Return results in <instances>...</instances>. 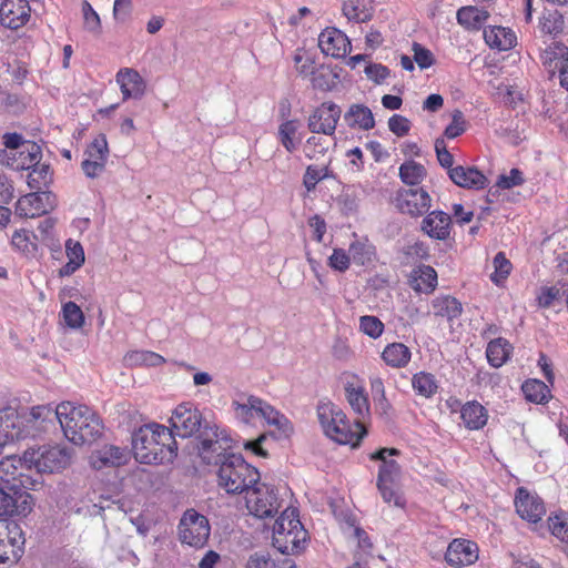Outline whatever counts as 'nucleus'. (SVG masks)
Here are the masks:
<instances>
[{
    "instance_id": "4",
    "label": "nucleus",
    "mask_w": 568,
    "mask_h": 568,
    "mask_svg": "<svg viewBox=\"0 0 568 568\" xmlns=\"http://www.w3.org/2000/svg\"><path fill=\"white\" fill-rule=\"evenodd\" d=\"M57 414L64 436L75 445L93 443L102 435V422L88 406L64 402L57 406Z\"/></svg>"
},
{
    "instance_id": "38",
    "label": "nucleus",
    "mask_w": 568,
    "mask_h": 568,
    "mask_svg": "<svg viewBox=\"0 0 568 568\" xmlns=\"http://www.w3.org/2000/svg\"><path fill=\"white\" fill-rule=\"evenodd\" d=\"M349 254L358 265L371 263L375 257V246L367 240L361 239L349 245Z\"/></svg>"
},
{
    "instance_id": "1",
    "label": "nucleus",
    "mask_w": 568,
    "mask_h": 568,
    "mask_svg": "<svg viewBox=\"0 0 568 568\" xmlns=\"http://www.w3.org/2000/svg\"><path fill=\"white\" fill-rule=\"evenodd\" d=\"M173 435L182 438L195 436L199 440L197 454L205 464H210V453L224 449L222 442H231L230 438L219 433L215 424L203 419L201 410L190 403L176 406L170 418Z\"/></svg>"
},
{
    "instance_id": "24",
    "label": "nucleus",
    "mask_w": 568,
    "mask_h": 568,
    "mask_svg": "<svg viewBox=\"0 0 568 568\" xmlns=\"http://www.w3.org/2000/svg\"><path fill=\"white\" fill-rule=\"evenodd\" d=\"M116 82L120 84L123 99H141L145 93V82L138 71L133 69H121L116 73Z\"/></svg>"
},
{
    "instance_id": "53",
    "label": "nucleus",
    "mask_w": 568,
    "mask_h": 568,
    "mask_svg": "<svg viewBox=\"0 0 568 568\" xmlns=\"http://www.w3.org/2000/svg\"><path fill=\"white\" fill-rule=\"evenodd\" d=\"M105 510H118L125 514L124 503L121 499L101 495L99 501L93 504V514L102 515Z\"/></svg>"
},
{
    "instance_id": "37",
    "label": "nucleus",
    "mask_w": 568,
    "mask_h": 568,
    "mask_svg": "<svg viewBox=\"0 0 568 568\" xmlns=\"http://www.w3.org/2000/svg\"><path fill=\"white\" fill-rule=\"evenodd\" d=\"M27 423L33 424L34 426L44 427L45 423H53L58 420L57 407L51 405H39L30 409L28 415H21Z\"/></svg>"
},
{
    "instance_id": "31",
    "label": "nucleus",
    "mask_w": 568,
    "mask_h": 568,
    "mask_svg": "<svg viewBox=\"0 0 568 568\" xmlns=\"http://www.w3.org/2000/svg\"><path fill=\"white\" fill-rule=\"evenodd\" d=\"M344 118L351 128L358 126L362 130H371L375 126L371 109L363 104L351 105Z\"/></svg>"
},
{
    "instance_id": "6",
    "label": "nucleus",
    "mask_w": 568,
    "mask_h": 568,
    "mask_svg": "<svg viewBox=\"0 0 568 568\" xmlns=\"http://www.w3.org/2000/svg\"><path fill=\"white\" fill-rule=\"evenodd\" d=\"M26 538L14 521H0V565H16L24 554Z\"/></svg>"
},
{
    "instance_id": "19",
    "label": "nucleus",
    "mask_w": 568,
    "mask_h": 568,
    "mask_svg": "<svg viewBox=\"0 0 568 568\" xmlns=\"http://www.w3.org/2000/svg\"><path fill=\"white\" fill-rule=\"evenodd\" d=\"M130 452L125 447L104 445L90 456V464L95 469L104 467H119L129 460Z\"/></svg>"
},
{
    "instance_id": "18",
    "label": "nucleus",
    "mask_w": 568,
    "mask_h": 568,
    "mask_svg": "<svg viewBox=\"0 0 568 568\" xmlns=\"http://www.w3.org/2000/svg\"><path fill=\"white\" fill-rule=\"evenodd\" d=\"M318 44L324 54L333 58L345 57L352 49L349 39L336 28H326L320 34Z\"/></svg>"
},
{
    "instance_id": "23",
    "label": "nucleus",
    "mask_w": 568,
    "mask_h": 568,
    "mask_svg": "<svg viewBox=\"0 0 568 568\" xmlns=\"http://www.w3.org/2000/svg\"><path fill=\"white\" fill-rule=\"evenodd\" d=\"M449 179L464 189L481 190L487 185V178L475 166L457 165L448 172Z\"/></svg>"
},
{
    "instance_id": "16",
    "label": "nucleus",
    "mask_w": 568,
    "mask_h": 568,
    "mask_svg": "<svg viewBox=\"0 0 568 568\" xmlns=\"http://www.w3.org/2000/svg\"><path fill=\"white\" fill-rule=\"evenodd\" d=\"M429 206L430 196L422 187H412L398 193L397 207L402 213H406L412 216H419L426 213Z\"/></svg>"
},
{
    "instance_id": "17",
    "label": "nucleus",
    "mask_w": 568,
    "mask_h": 568,
    "mask_svg": "<svg viewBox=\"0 0 568 568\" xmlns=\"http://www.w3.org/2000/svg\"><path fill=\"white\" fill-rule=\"evenodd\" d=\"M28 0H4L0 6V22L3 27L17 30L30 19Z\"/></svg>"
},
{
    "instance_id": "21",
    "label": "nucleus",
    "mask_w": 568,
    "mask_h": 568,
    "mask_svg": "<svg viewBox=\"0 0 568 568\" xmlns=\"http://www.w3.org/2000/svg\"><path fill=\"white\" fill-rule=\"evenodd\" d=\"M386 455L397 456L399 455V450L396 448H381L371 455V459L382 462L377 483H389L390 485H396L400 478V466L395 460H388Z\"/></svg>"
},
{
    "instance_id": "40",
    "label": "nucleus",
    "mask_w": 568,
    "mask_h": 568,
    "mask_svg": "<svg viewBox=\"0 0 568 568\" xmlns=\"http://www.w3.org/2000/svg\"><path fill=\"white\" fill-rule=\"evenodd\" d=\"M412 385L414 390L426 398L432 397L438 389L435 377L425 372H419L413 376Z\"/></svg>"
},
{
    "instance_id": "2",
    "label": "nucleus",
    "mask_w": 568,
    "mask_h": 568,
    "mask_svg": "<svg viewBox=\"0 0 568 568\" xmlns=\"http://www.w3.org/2000/svg\"><path fill=\"white\" fill-rule=\"evenodd\" d=\"M132 450L139 463L158 465L173 462L178 444L170 428L154 423L143 425L132 434Z\"/></svg>"
},
{
    "instance_id": "13",
    "label": "nucleus",
    "mask_w": 568,
    "mask_h": 568,
    "mask_svg": "<svg viewBox=\"0 0 568 568\" xmlns=\"http://www.w3.org/2000/svg\"><path fill=\"white\" fill-rule=\"evenodd\" d=\"M55 205V196L51 192H33L18 200L16 212L20 216L34 217L49 213Z\"/></svg>"
},
{
    "instance_id": "42",
    "label": "nucleus",
    "mask_w": 568,
    "mask_h": 568,
    "mask_svg": "<svg viewBox=\"0 0 568 568\" xmlns=\"http://www.w3.org/2000/svg\"><path fill=\"white\" fill-rule=\"evenodd\" d=\"M28 175V185L33 190H41L48 186L52 181V171L48 164L33 165Z\"/></svg>"
},
{
    "instance_id": "61",
    "label": "nucleus",
    "mask_w": 568,
    "mask_h": 568,
    "mask_svg": "<svg viewBox=\"0 0 568 568\" xmlns=\"http://www.w3.org/2000/svg\"><path fill=\"white\" fill-rule=\"evenodd\" d=\"M435 151H436L437 160L443 168L447 169L448 171L450 169H454L453 168L454 156L447 150L444 139H442V138L436 139Z\"/></svg>"
},
{
    "instance_id": "33",
    "label": "nucleus",
    "mask_w": 568,
    "mask_h": 568,
    "mask_svg": "<svg viewBox=\"0 0 568 568\" xmlns=\"http://www.w3.org/2000/svg\"><path fill=\"white\" fill-rule=\"evenodd\" d=\"M513 346L505 338L498 337L488 343L486 356L489 364L494 367H500L509 358Z\"/></svg>"
},
{
    "instance_id": "56",
    "label": "nucleus",
    "mask_w": 568,
    "mask_h": 568,
    "mask_svg": "<svg viewBox=\"0 0 568 568\" xmlns=\"http://www.w3.org/2000/svg\"><path fill=\"white\" fill-rule=\"evenodd\" d=\"M260 415L263 416L270 425H274L277 429L282 430L283 433L287 432V418L280 414L271 405L267 404V406L264 407L263 412H261Z\"/></svg>"
},
{
    "instance_id": "3",
    "label": "nucleus",
    "mask_w": 568,
    "mask_h": 568,
    "mask_svg": "<svg viewBox=\"0 0 568 568\" xmlns=\"http://www.w3.org/2000/svg\"><path fill=\"white\" fill-rule=\"evenodd\" d=\"M224 449L210 453L211 463L217 465V485L229 495H240L246 493L260 480L257 469L247 464L242 455L226 453L230 448L229 442H223Z\"/></svg>"
},
{
    "instance_id": "34",
    "label": "nucleus",
    "mask_w": 568,
    "mask_h": 568,
    "mask_svg": "<svg viewBox=\"0 0 568 568\" xmlns=\"http://www.w3.org/2000/svg\"><path fill=\"white\" fill-rule=\"evenodd\" d=\"M345 393L348 404L359 418H364L369 414V404L363 387H355L353 384H347L345 386Z\"/></svg>"
},
{
    "instance_id": "63",
    "label": "nucleus",
    "mask_w": 568,
    "mask_h": 568,
    "mask_svg": "<svg viewBox=\"0 0 568 568\" xmlns=\"http://www.w3.org/2000/svg\"><path fill=\"white\" fill-rule=\"evenodd\" d=\"M65 252L69 261L75 266H81L84 263V251L82 245L73 240H68L65 243Z\"/></svg>"
},
{
    "instance_id": "29",
    "label": "nucleus",
    "mask_w": 568,
    "mask_h": 568,
    "mask_svg": "<svg viewBox=\"0 0 568 568\" xmlns=\"http://www.w3.org/2000/svg\"><path fill=\"white\" fill-rule=\"evenodd\" d=\"M356 425L359 428H362L361 435L356 437V443H353L355 433L351 430L346 417L343 418L341 423H334L331 426V428L326 430L325 434L338 444H352L353 446H356L358 442L363 438V436L366 434V430L363 428V424L359 420H356Z\"/></svg>"
},
{
    "instance_id": "8",
    "label": "nucleus",
    "mask_w": 568,
    "mask_h": 568,
    "mask_svg": "<svg viewBox=\"0 0 568 568\" xmlns=\"http://www.w3.org/2000/svg\"><path fill=\"white\" fill-rule=\"evenodd\" d=\"M209 519L194 509H187L179 524V537L183 544L192 547H203L210 537Z\"/></svg>"
},
{
    "instance_id": "15",
    "label": "nucleus",
    "mask_w": 568,
    "mask_h": 568,
    "mask_svg": "<svg viewBox=\"0 0 568 568\" xmlns=\"http://www.w3.org/2000/svg\"><path fill=\"white\" fill-rule=\"evenodd\" d=\"M515 507L517 514L530 523L539 521L546 514V508L541 498L536 494H530L524 487H519L515 497Z\"/></svg>"
},
{
    "instance_id": "54",
    "label": "nucleus",
    "mask_w": 568,
    "mask_h": 568,
    "mask_svg": "<svg viewBox=\"0 0 568 568\" xmlns=\"http://www.w3.org/2000/svg\"><path fill=\"white\" fill-rule=\"evenodd\" d=\"M549 529L551 534L561 541L568 542V520L561 516H550L548 518Z\"/></svg>"
},
{
    "instance_id": "46",
    "label": "nucleus",
    "mask_w": 568,
    "mask_h": 568,
    "mask_svg": "<svg viewBox=\"0 0 568 568\" xmlns=\"http://www.w3.org/2000/svg\"><path fill=\"white\" fill-rule=\"evenodd\" d=\"M82 13L84 29L93 36H100L102 32L100 16L87 0L82 1Z\"/></svg>"
},
{
    "instance_id": "49",
    "label": "nucleus",
    "mask_w": 568,
    "mask_h": 568,
    "mask_svg": "<svg viewBox=\"0 0 568 568\" xmlns=\"http://www.w3.org/2000/svg\"><path fill=\"white\" fill-rule=\"evenodd\" d=\"M564 17L555 10L542 16L540 29L546 34H558L564 30Z\"/></svg>"
},
{
    "instance_id": "7",
    "label": "nucleus",
    "mask_w": 568,
    "mask_h": 568,
    "mask_svg": "<svg viewBox=\"0 0 568 568\" xmlns=\"http://www.w3.org/2000/svg\"><path fill=\"white\" fill-rule=\"evenodd\" d=\"M245 500L250 513L258 518L273 517L281 508L277 491L258 481L245 493Z\"/></svg>"
},
{
    "instance_id": "26",
    "label": "nucleus",
    "mask_w": 568,
    "mask_h": 568,
    "mask_svg": "<svg viewBox=\"0 0 568 568\" xmlns=\"http://www.w3.org/2000/svg\"><path fill=\"white\" fill-rule=\"evenodd\" d=\"M566 59H568V47L562 42L554 41L540 52V61L549 70L550 77L561 67V63H565Z\"/></svg>"
},
{
    "instance_id": "58",
    "label": "nucleus",
    "mask_w": 568,
    "mask_h": 568,
    "mask_svg": "<svg viewBox=\"0 0 568 568\" xmlns=\"http://www.w3.org/2000/svg\"><path fill=\"white\" fill-rule=\"evenodd\" d=\"M377 488L385 503L390 504L393 501L396 507L405 506V500L395 489V485H390L389 483H377Z\"/></svg>"
},
{
    "instance_id": "55",
    "label": "nucleus",
    "mask_w": 568,
    "mask_h": 568,
    "mask_svg": "<svg viewBox=\"0 0 568 568\" xmlns=\"http://www.w3.org/2000/svg\"><path fill=\"white\" fill-rule=\"evenodd\" d=\"M495 273L491 275V281L498 283L499 280H505L510 271L511 263L506 258L503 252H498L494 257Z\"/></svg>"
},
{
    "instance_id": "62",
    "label": "nucleus",
    "mask_w": 568,
    "mask_h": 568,
    "mask_svg": "<svg viewBox=\"0 0 568 568\" xmlns=\"http://www.w3.org/2000/svg\"><path fill=\"white\" fill-rule=\"evenodd\" d=\"M349 255L343 248H334L328 258V265L338 272H345L349 267Z\"/></svg>"
},
{
    "instance_id": "9",
    "label": "nucleus",
    "mask_w": 568,
    "mask_h": 568,
    "mask_svg": "<svg viewBox=\"0 0 568 568\" xmlns=\"http://www.w3.org/2000/svg\"><path fill=\"white\" fill-rule=\"evenodd\" d=\"M32 496L18 486L0 484V521L8 517H26L32 510Z\"/></svg>"
},
{
    "instance_id": "27",
    "label": "nucleus",
    "mask_w": 568,
    "mask_h": 568,
    "mask_svg": "<svg viewBox=\"0 0 568 568\" xmlns=\"http://www.w3.org/2000/svg\"><path fill=\"white\" fill-rule=\"evenodd\" d=\"M485 42L493 49L509 50L516 44L515 33L504 27H489L484 30Z\"/></svg>"
},
{
    "instance_id": "60",
    "label": "nucleus",
    "mask_w": 568,
    "mask_h": 568,
    "mask_svg": "<svg viewBox=\"0 0 568 568\" xmlns=\"http://www.w3.org/2000/svg\"><path fill=\"white\" fill-rule=\"evenodd\" d=\"M465 131V120L463 112L455 110L453 113L452 123L446 126L444 135L448 139H455Z\"/></svg>"
},
{
    "instance_id": "44",
    "label": "nucleus",
    "mask_w": 568,
    "mask_h": 568,
    "mask_svg": "<svg viewBox=\"0 0 568 568\" xmlns=\"http://www.w3.org/2000/svg\"><path fill=\"white\" fill-rule=\"evenodd\" d=\"M525 397L532 403H545L547 400V394L549 389L547 385L538 379L527 381L521 387Z\"/></svg>"
},
{
    "instance_id": "12",
    "label": "nucleus",
    "mask_w": 568,
    "mask_h": 568,
    "mask_svg": "<svg viewBox=\"0 0 568 568\" xmlns=\"http://www.w3.org/2000/svg\"><path fill=\"white\" fill-rule=\"evenodd\" d=\"M272 540L273 546L281 554H300L305 549L307 531L300 519H293L287 523V531H280L276 537H272Z\"/></svg>"
},
{
    "instance_id": "14",
    "label": "nucleus",
    "mask_w": 568,
    "mask_h": 568,
    "mask_svg": "<svg viewBox=\"0 0 568 568\" xmlns=\"http://www.w3.org/2000/svg\"><path fill=\"white\" fill-rule=\"evenodd\" d=\"M341 108L335 103H323L308 118L307 126L313 133L333 135L341 118Z\"/></svg>"
},
{
    "instance_id": "48",
    "label": "nucleus",
    "mask_w": 568,
    "mask_h": 568,
    "mask_svg": "<svg viewBox=\"0 0 568 568\" xmlns=\"http://www.w3.org/2000/svg\"><path fill=\"white\" fill-rule=\"evenodd\" d=\"M63 318L65 324L73 328H81L84 324V315L80 306H78L74 302H68L62 307Z\"/></svg>"
},
{
    "instance_id": "10",
    "label": "nucleus",
    "mask_w": 568,
    "mask_h": 568,
    "mask_svg": "<svg viewBox=\"0 0 568 568\" xmlns=\"http://www.w3.org/2000/svg\"><path fill=\"white\" fill-rule=\"evenodd\" d=\"M32 469L31 463L26 460V452L23 456L9 455L0 462V484L18 486L27 490L31 485V476L27 471Z\"/></svg>"
},
{
    "instance_id": "35",
    "label": "nucleus",
    "mask_w": 568,
    "mask_h": 568,
    "mask_svg": "<svg viewBox=\"0 0 568 568\" xmlns=\"http://www.w3.org/2000/svg\"><path fill=\"white\" fill-rule=\"evenodd\" d=\"M382 357L392 367H404L410 359V351L402 343H393L385 347Z\"/></svg>"
},
{
    "instance_id": "43",
    "label": "nucleus",
    "mask_w": 568,
    "mask_h": 568,
    "mask_svg": "<svg viewBox=\"0 0 568 568\" xmlns=\"http://www.w3.org/2000/svg\"><path fill=\"white\" fill-rule=\"evenodd\" d=\"M426 175L425 168L414 161L405 162L399 168V176L405 184L417 185Z\"/></svg>"
},
{
    "instance_id": "57",
    "label": "nucleus",
    "mask_w": 568,
    "mask_h": 568,
    "mask_svg": "<svg viewBox=\"0 0 568 568\" xmlns=\"http://www.w3.org/2000/svg\"><path fill=\"white\" fill-rule=\"evenodd\" d=\"M358 0H349L343 6L344 16L351 21L354 20L356 22H366L369 20L371 14L359 9Z\"/></svg>"
},
{
    "instance_id": "22",
    "label": "nucleus",
    "mask_w": 568,
    "mask_h": 568,
    "mask_svg": "<svg viewBox=\"0 0 568 568\" xmlns=\"http://www.w3.org/2000/svg\"><path fill=\"white\" fill-rule=\"evenodd\" d=\"M21 415L11 406L0 408V454L4 446L20 435Z\"/></svg>"
},
{
    "instance_id": "5",
    "label": "nucleus",
    "mask_w": 568,
    "mask_h": 568,
    "mask_svg": "<svg viewBox=\"0 0 568 568\" xmlns=\"http://www.w3.org/2000/svg\"><path fill=\"white\" fill-rule=\"evenodd\" d=\"M26 460L37 473L51 474L69 466L71 452L67 447L43 445L26 450Z\"/></svg>"
},
{
    "instance_id": "20",
    "label": "nucleus",
    "mask_w": 568,
    "mask_h": 568,
    "mask_svg": "<svg viewBox=\"0 0 568 568\" xmlns=\"http://www.w3.org/2000/svg\"><path fill=\"white\" fill-rule=\"evenodd\" d=\"M478 559V548L469 540H453L445 554V560L449 566H469Z\"/></svg>"
},
{
    "instance_id": "45",
    "label": "nucleus",
    "mask_w": 568,
    "mask_h": 568,
    "mask_svg": "<svg viewBox=\"0 0 568 568\" xmlns=\"http://www.w3.org/2000/svg\"><path fill=\"white\" fill-rule=\"evenodd\" d=\"M125 361L131 365L159 366L164 363V358L153 352L134 351L125 356Z\"/></svg>"
},
{
    "instance_id": "39",
    "label": "nucleus",
    "mask_w": 568,
    "mask_h": 568,
    "mask_svg": "<svg viewBox=\"0 0 568 568\" xmlns=\"http://www.w3.org/2000/svg\"><path fill=\"white\" fill-rule=\"evenodd\" d=\"M317 417L324 433H326L334 423H341L345 418V413L336 408L332 403H321L317 406Z\"/></svg>"
},
{
    "instance_id": "47",
    "label": "nucleus",
    "mask_w": 568,
    "mask_h": 568,
    "mask_svg": "<svg viewBox=\"0 0 568 568\" xmlns=\"http://www.w3.org/2000/svg\"><path fill=\"white\" fill-rule=\"evenodd\" d=\"M20 156L22 158L21 169H31L33 165H38L42 158L41 148L31 141H27L23 148L20 150Z\"/></svg>"
},
{
    "instance_id": "30",
    "label": "nucleus",
    "mask_w": 568,
    "mask_h": 568,
    "mask_svg": "<svg viewBox=\"0 0 568 568\" xmlns=\"http://www.w3.org/2000/svg\"><path fill=\"white\" fill-rule=\"evenodd\" d=\"M432 307L435 316L446 317L448 321L459 317L463 313L462 303L450 295L434 298Z\"/></svg>"
},
{
    "instance_id": "11",
    "label": "nucleus",
    "mask_w": 568,
    "mask_h": 568,
    "mask_svg": "<svg viewBox=\"0 0 568 568\" xmlns=\"http://www.w3.org/2000/svg\"><path fill=\"white\" fill-rule=\"evenodd\" d=\"M109 146L106 136L99 134L85 149L81 169L85 176L94 179L100 176L106 165Z\"/></svg>"
},
{
    "instance_id": "41",
    "label": "nucleus",
    "mask_w": 568,
    "mask_h": 568,
    "mask_svg": "<svg viewBox=\"0 0 568 568\" xmlns=\"http://www.w3.org/2000/svg\"><path fill=\"white\" fill-rule=\"evenodd\" d=\"M328 148L327 139L313 135L306 140L303 152L308 160L320 161L326 155Z\"/></svg>"
},
{
    "instance_id": "50",
    "label": "nucleus",
    "mask_w": 568,
    "mask_h": 568,
    "mask_svg": "<svg viewBox=\"0 0 568 568\" xmlns=\"http://www.w3.org/2000/svg\"><path fill=\"white\" fill-rule=\"evenodd\" d=\"M297 128L298 122L296 120H287L283 122L278 128V136L281 143L288 152H293L296 149L293 136L297 132Z\"/></svg>"
},
{
    "instance_id": "59",
    "label": "nucleus",
    "mask_w": 568,
    "mask_h": 568,
    "mask_svg": "<svg viewBox=\"0 0 568 568\" xmlns=\"http://www.w3.org/2000/svg\"><path fill=\"white\" fill-rule=\"evenodd\" d=\"M414 61L420 69H427L435 63L434 54L422 44L413 43Z\"/></svg>"
},
{
    "instance_id": "52",
    "label": "nucleus",
    "mask_w": 568,
    "mask_h": 568,
    "mask_svg": "<svg viewBox=\"0 0 568 568\" xmlns=\"http://www.w3.org/2000/svg\"><path fill=\"white\" fill-rule=\"evenodd\" d=\"M361 331L372 338H377L384 331V324L376 316L364 315L359 318Z\"/></svg>"
},
{
    "instance_id": "32",
    "label": "nucleus",
    "mask_w": 568,
    "mask_h": 568,
    "mask_svg": "<svg viewBox=\"0 0 568 568\" xmlns=\"http://www.w3.org/2000/svg\"><path fill=\"white\" fill-rule=\"evenodd\" d=\"M460 417L469 429H480L487 423V413L483 405L477 402L467 403L460 410Z\"/></svg>"
},
{
    "instance_id": "51",
    "label": "nucleus",
    "mask_w": 568,
    "mask_h": 568,
    "mask_svg": "<svg viewBox=\"0 0 568 568\" xmlns=\"http://www.w3.org/2000/svg\"><path fill=\"white\" fill-rule=\"evenodd\" d=\"M335 78L336 75H334L331 70L321 67L312 72L311 82L314 89L328 91L335 84Z\"/></svg>"
},
{
    "instance_id": "28",
    "label": "nucleus",
    "mask_w": 568,
    "mask_h": 568,
    "mask_svg": "<svg viewBox=\"0 0 568 568\" xmlns=\"http://www.w3.org/2000/svg\"><path fill=\"white\" fill-rule=\"evenodd\" d=\"M457 22L468 30H479L489 18V12L474 6L463 7L457 11Z\"/></svg>"
},
{
    "instance_id": "64",
    "label": "nucleus",
    "mask_w": 568,
    "mask_h": 568,
    "mask_svg": "<svg viewBox=\"0 0 568 568\" xmlns=\"http://www.w3.org/2000/svg\"><path fill=\"white\" fill-rule=\"evenodd\" d=\"M389 130L397 136H405L410 130V121L399 114H394L388 120Z\"/></svg>"
},
{
    "instance_id": "25",
    "label": "nucleus",
    "mask_w": 568,
    "mask_h": 568,
    "mask_svg": "<svg viewBox=\"0 0 568 568\" xmlns=\"http://www.w3.org/2000/svg\"><path fill=\"white\" fill-rule=\"evenodd\" d=\"M450 216L443 211L430 212L422 222V230L432 239L444 241L450 234Z\"/></svg>"
},
{
    "instance_id": "36",
    "label": "nucleus",
    "mask_w": 568,
    "mask_h": 568,
    "mask_svg": "<svg viewBox=\"0 0 568 568\" xmlns=\"http://www.w3.org/2000/svg\"><path fill=\"white\" fill-rule=\"evenodd\" d=\"M418 275L410 281L412 287L416 292L432 293L437 285V273L428 265H423L416 272Z\"/></svg>"
}]
</instances>
